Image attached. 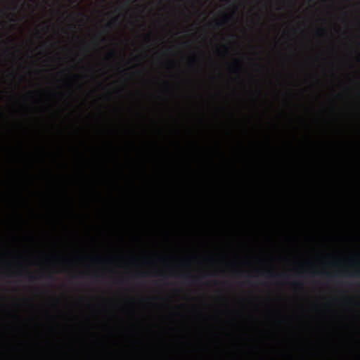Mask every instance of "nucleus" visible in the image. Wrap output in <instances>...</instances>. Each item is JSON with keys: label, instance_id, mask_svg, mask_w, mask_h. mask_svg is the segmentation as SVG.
<instances>
[{"label": "nucleus", "instance_id": "obj_1", "mask_svg": "<svg viewBox=\"0 0 360 360\" xmlns=\"http://www.w3.org/2000/svg\"><path fill=\"white\" fill-rule=\"evenodd\" d=\"M233 18V15L232 14H224V15H223V20L221 22H216V27H219L221 26H222L224 25V23L228 22L229 20H231V18Z\"/></svg>", "mask_w": 360, "mask_h": 360}, {"label": "nucleus", "instance_id": "obj_2", "mask_svg": "<svg viewBox=\"0 0 360 360\" xmlns=\"http://www.w3.org/2000/svg\"><path fill=\"white\" fill-rule=\"evenodd\" d=\"M181 278H183V279H184V281H186V282L190 283H193L195 281H196L198 280V278L193 277V276H191L190 274H186V275L181 276Z\"/></svg>", "mask_w": 360, "mask_h": 360}, {"label": "nucleus", "instance_id": "obj_3", "mask_svg": "<svg viewBox=\"0 0 360 360\" xmlns=\"http://www.w3.org/2000/svg\"><path fill=\"white\" fill-rule=\"evenodd\" d=\"M266 277L268 278H285V276L284 274L279 275L278 274H273L271 271L266 272Z\"/></svg>", "mask_w": 360, "mask_h": 360}, {"label": "nucleus", "instance_id": "obj_4", "mask_svg": "<svg viewBox=\"0 0 360 360\" xmlns=\"http://www.w3.org/2000/svg\"><path fill=\"white\" fill-rule=\"evenodd\" d=\"M115 22H117V18H115L112 20H111V21L107 22L106 28L111 29L115 25Z\"/></svg>", "mask_w": 360, "mask_h": 360}, {"label": "nucleus", "instance_id": "obj_5", "mask_svg": "<svg viewBox=\"0 0 360 360\" xmlns=\"http://www.w3.org/2000/svg\"><path fill=\"white\" fill-rule=\"evenodd\" d=\"M27 280H29V281L32 282L34 280V277L30 274H29V276H27Z\"/></svg>", "mask_w": 360, "mask_h": 360}, {"label": "nucleus", "instance_id": "obj_6", "mask_svg": "<svg viewBox=\"0 0 360 360\" xmlns=\"http://www.w3.org/2000/svg\"><path fill=\"white\" fill-rule=\"evenodd\" d=\"M316 33H318V34H319V35L323 34V29L318 30V32H316Z\"/></svg>", "mask_w": 360, "mask_h": 360}, {"label": "nucleus", "instance_id": "obj_7", "mask_svg": "<svg viewBox=\"0 0 360 360\" xmlns=\"http://www.w3.org/2000/svg\"><path fill=\"white\" fill-rule=\"evenodd\" d=\"M46 278H48V279H50V280L53 279V276L52 275H49V276H46Z\"/></svg>", "mask_w": 360, "mask_h": 360}, {"label": "nucleus", "instance_id": "obj_8", "mask_svg": "<svg viewBox=\"0 0 360 360\" xmlns=\"http://www.w3.org/2000/svg\"><path fill=\"white\" fill-rule=\"evenodd\" d=\"M108 56L112 57L113 56V51L108 52Z\"/></svg>", "mask_w": 360, "mask_h": 360}, {"label": "nucleus", "instance_id": "obj_9", "mask_svg": "<svg viewBox=\"0 0 360 360\" xmlns=\"http://www.w3.org/2000/svg\"><path fill=\"white\" fill-rule=\"evenodd\" d=\"M326 276H328V277H330V276H331V274H329V273H326Z\"/></svg>", "mask_w": 360, "mask_h": 360}, {"label": "nucleus", "instance_id": "obj_10", "mask_svg": "<svg viewBox=\"0 0 360 360\" xmlns=\"http://www.w3.org/2000/svg\"><path fill=\"white\" fill-rule=\"evenodd\" d=\"M70 29H73V28H74V26L70 25Z\"/></svg>", "mask_w": 360, "mask_h": 360}, {"label": "nucleus", "instance_id": "obj_11", "mask_svg": "<svg viewBox=\"0 0 360 360\" xmlns=\"http://www.w3.org/2000/svg\"><path fill=\"white\" fill-rule=\"evenodd\" d=\"M356 276H359V273L358 272L356 273Z\"/></svg>", "mask_w": 360, "mask_h": 360}]
</instances>
